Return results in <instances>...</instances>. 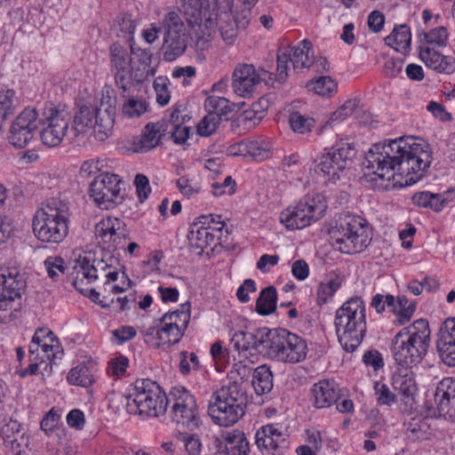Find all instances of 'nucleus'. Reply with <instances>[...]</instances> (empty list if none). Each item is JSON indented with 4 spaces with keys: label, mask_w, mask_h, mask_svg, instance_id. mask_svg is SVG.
I'll return each instance as SVG.
<instances>
[{
    "label": "nucleus",
    "mask_w": 455,
    "mask_h": 455,
    "mask_svg": "<svg viewBox=\"0 0 455 455\" xmlns=\"http://www.w3.org/2000/svg\"><path fill=\"white\" fill-rule=\"evenodd\" d=\"M432 160V151L424 140L400 137L374 144L366 154L363 166L381 180L392 179L405 187L420 180Z\"/></svg>",
    "instance_id": "f257e3e1"
},
{
    "label": "nucleus",
    "mask_w": 455,
    "mask_h": 455,
    "mask_svg": "<svg viewBox=\"0 0 455 455\" xmlns=\"http://www.w3.org/2000/svg\"><path fill=\"white\" fill-rule=\"evenodd\" d=\"M70 208L68 203L52 197L38 209L32 220L36 237L47 243H60L68 234Z\"/></svg>",
    "instance_id": "f03ea898"
},
{
    "label": "nucleus",
    "mask_w": 455,
    "mask_h": 455,
    "mask_svg": "<svg viewBox=\"0 0 455 455\" xmlns=\"http://www.w3.org/2000/svg\"><path fill=\"white\" fill-rule=\"evenodd\" d=\"M334 324L338 339L347 352H354L362 343L366 329L365 305L354 297L337 309Z\"/></svg>",
    "instance_id": "7ed1b4c3"
},
{
    "label": "nucleus",
    "mask_w": 455,
    "mask_h": 455,
    "mask_svg": "<svg viewBox=\"0 0 455 455\" xmlns=\"http://www.w3.org/2000/svg\"><path fill=\"white\" fill-rule=\"evenodd\" d=\"M246 404L247 395L243 383L230 380L213 393L208 406V414L214 423L229 427L243 416Z\"/></svg>",
    "instance_id": "20e7f679"
},
{
    "label": "nucleus",
    "mask_w": 455,
    "mask_h": 455,
    "mask_svg": "<svg viewBox=\"0 0 455 455\" xmlns=\"http://www.w3.org/2000/svg\"><path fill=\"white\" fill-rule=\"evenodd\" d=\"M366 220L357 215L347 214L330 231L331 244L342 253L362 252L371 242Z\"/></svg>",
    "instance_id": "39448f33"
},
{
    "label": "nucleus",
    "mask_w": 455,
    "mask_h": 455,
    "mask_svg": "<svg viewBox=\"0 0 455 455\" xmlns=\"http://www.w3.org/2000/svg\"><path fill=\"white\" fill-rule=\"evenodd\" d=\"M126 399L130 412L146 417L164 415L169 403L160 386L149 379H137Z\"/></svg>",
    "instance_id": "423d86ee"
},
{
    "label": "nucleus",
    "mask_w": 455,
    "mask_h": 455,
    "mask_svg": "<svg viewBox=\"0 0 455 455\" xmlns=\"http://www.w3.org/2000/svg\"><path fill=\"white\" fill-rule=\"evenodd\" d=\"M264 356L285 363H300L307 357L305 339L285 329H267Z\"/></svg>",
    "instance_id": "0eeeda50"
},
{
    "label": "nucleus",
    "mask_w": 455,
    "mask_h": 455,
    "mask_svg": "<svg viewBox=\"0 0 455 455\" xmlns=\"http://www.w3.org/2000/svg\"><path fill=\"white\" fill-rule=\"evenodd\" d=\"M327 209L323 196L316 194L306 196L294 206L280 214V221L291 230L301 229L322 219Z\"/></svg>",
    "instance_id": "6e6552de"
},
{
    "label": "nucleus",
    "mask_w": 455,
    "mask_h": 455,
    "mask_svg": "<svg viewBox=\"0 0 455 455\" xmlns=\"http://www.w3.org/2000/svg\"><path fill=\"white\" fill-rule=\"evenodd\" d=\"M163 57L165 61H173L187 49L186 27L178 12L172 11L167 12L163 19Z\"/></svg>",
    "instance_id": "1a4fd4ad"
},
{
    "label": "nucleus",
    "mask_w": 455,
    "mask_h": 455,
    "mask_svg": "<svg viewBox=\"0 0 455 455\" xmlns=\"http://www.w3.org/2000/svg\"><path fill=\"white\" fill-rule=\"evenodd\" d=\"M120 178L116 174L104 172L98 175L91 183L89 196L101 209L109 210L124 201L120 193Z\"/></svg>",
    "instance_id": "9d476101"
},
{
    "label": "nucleus",
    "mask_w": 455,
    "mask_h": 455,
    "mask_svg": "<svg viewBox=\"0 0 455 455\" xmlns=\"http://www.w3.org/2000/svg\"><path fill=\"white\" fill-rule=\"evenodd\" d=\"M26 281L16 268H0V310L17 311L21 306V293Z\"/></svg>",
    "instance_id": "9b49d317"
},
{
    "label": "nucleus",
    "mask_w": 455,
    "mask_h": 455,
    "mask_svg": "<svg viewBox=\"0 0 455 455\" xmlns=\"http://www.w3.org/2000/svg\"><path fill=\"white\" fill-rule=\"evenodd\" d=\"M71 115L66 108H51L44 119V127L40 132L43 144L49 148L59 146L66 135Z\"/></svg>",
    "instance_id": "f8f14e48"
},
{
    "label": "nucleus",
    "mask_w": 455,
    "mask_h": 455,
    "mask_svg": "<svg viewBox=\"0 0 455 455\" xmlns=\"http://www.w3.org/2000/svg\"><path fill=\"white\" fill-rule=\"evenodd\" d=\"M407 332L398 331L391 344L393 357L402 368H411L420 363L427 351V348L421 344L415 343Z\"/></svg>",
    "instance_id": "ddd939ff"
},
{
    "label": "nucleus",
    "mask_w": 455,
    "mask_h": 455,
    "mask_svg": "<svg viewBox=\"0 0 455 455\" xmlns=\"http://www.w3.org/2000/svg\"><path fill=\"white\" fill-rule=\"evenodd\" d=\"M260 82L273 84V73L265 69L257 71L251 64H238L233 71L232 86L234 92L240 96L251 94Z\"/></svg>",
    "instance_id": "4468645a"
},
{
    "label": "nucleus",
    "mask_w": 455,
    "mask_h": 455,
    "mask_svg": "<svg viewBox=\"0 0 455 455\" xmlns=\"http://www.w3.org/2000/svg\"><path fill=\"white\" fill-rule=\"evenodd\" d=\"M41 121L34 108H26L12 123L9 141L18 148H25L34 138Z\"/></svg>",
    "instance_id": "2eb2a0df"
},
{
    "label": "nucleus",
    "mask_w": 455,
    "mask_h": 455,
    "mask_svg": "<svg viewBox=\"0 0 455 455\" xmlns=\"http://www.w3.org/2000/svg\"><path fill=\"white\" fill-rule=\"evenodd\" d=\"M103 109L98 107L83 105L74 116V124L70 130L71 140H75L80 134L84 133L86 129L93 127L95 137L99 140H105L111 131H105L101 127L100 117L103 116Z\"/></svg>",
    "instance_id": "dca6fc26"
},
{
    "label": "nucleus",
    "mask_w": 455,
    "mask_h": 455,
    "mask_svg": "<svg viewBox=\"0 0 455 455\" xmlns=\"http://www.w3.org/2000/svg\"><path fill=\"white\" fill-rule=\"evenodd\" d=\"M172 421L177 427L193 431L200 425L196 400L187 390L175 400L171 411Z\"/></svg>",
    "instance_id": "f3484780"
},
{
    "label": "nucleus",
    "mask_w": 455,
    "mask_h": 455,
    "mask_svg": "<svg viewBox=\"0 0 455 455\" xmlns=\"http://www.w3.org/2000/svg\"><path fill=\"white\" fill-rule=\"evenodd\" d=\"M122 222L118 219L106 218L99 221L94 228L96 238L100 239L106 249L104 251H112L124 248L126 235L124 229L121 228Z\"/></svg>",
    "instance_id": "a211bd4d"
},
{
    "label": "nucleus",
    "mask_w": 455,
    "mask_h": 455,
    "mask_svg": "<svg viewBox=\"0 0 455 455\" xmlns=\"http://www.w3.org/2000/svg\"><path fill=\"white\" fill-rule=\"evenodd\" d=\"M212 222L215 225L204 227L196 222L190 225L188 234L189 245L191 248L198 250L197 254L199 255L207 247L216 244V240L220 238L219 236L217 237V234H220L225 226V223L222 221L215 223L213 218H212ZM208 224L210 223L208 222Z\"/></svg>",
    "instance_id": "6ab92c4d"
},
{
    "label": "nucleus",
    "mask_w": 455,
    "mask_h": 455,
    "mask_svg": "<svg viewBox=\"0 0 455 455\" xmlns=\"http://www.w3.org/2000/svg\"><path fill=\"white\" fill-rule=\"evenodd\" d=\"M219 9H222L223 12L220 15L218 25L219 30L222 39L227 44H233L238 33L239 28L244 29L249 24L248 15L250 11L244 10L242 12L241 17H235L232 15V7L225 9L220 4H216Z\"/></svg>",
    "instance_id": "aec40b11"
},
{
    "label": "nucleus",
    "mask_w": 455,
    "mask_h": 455,
    "mask_svg": "<svg viewBox=\"0 0 455 455\" xmlns=\"http://www.w3.org/2000/svg\"><path fill=\"white\" fill-rule=\"evenodd\" d=\"M435 401L439 415L455 422V379L444 378L438 383Z\"/></svg>",
    "instance_id": "412c9836"
},
{
    "label": "nucleus",
    "mask_w": 455,
    "mask_h": 455,
    "mask_svg": "<svg viewBox=\"0 0 455 455\" xmlns=\"http://www.w3.org/2000/svg\"><path fill=\"white\" fill-rule=\"evenodd\" d=\"M255 438L258 447L272 455H283L288 448L284 435L275 425L263 426Z\"/></svg>",
    "instance_id": "4be33fe9"
},
{
    "label": "nucleus",
    "mask_w": 455,
    "mask_h": 455,
    "mask_svg": "<svg viewBox=\"0 0 455 455\" xmlns=\"http://www.w3.org/2000/svg\"><path fill=\"white\" fill-rule=\"evenodd\" d=\"M267 329H258L254 332L236 331L230 342L238 352L255 350L264 356Z\"/></svg>",
    "instance_id": "5701e85b"
},
{
    "label": "nucleus",
    "mask_w": 455,
    "mask_h": 455,
    "mask_svg": "<svg viewBox=\"0 0 455 455\" xmlns=\"http://www.w3.org/2000/svg\"><path fill=\"white\" fill-rule=\"evenodd\" d=\"M310 393L315 407L322 409L328 408L336 403L340 397V389L333 380L322 379L315 383Z\"/></svg>",
    "instance_id": "b1692460"
},
{
    "label": "nucleus",
    "mask_w": 455,
    "mask_h": 455,
    "mask_svg": "<svg viewBox=\"0 0 455 455\" xmlns=\"http://www.w3.org/2000/svg\"><path fill=\"white\" fill-rule=\"evenodd\" d=\"M419 59L427 68L441 74H452L455 71L454 57L451 55H443L428 46H419Z\"/></svg>",
    "instance_id": "393cba45"
},
{
    "label": "nucleus",
    "mask_w": 455,
    "mask_h": 455,
    "mask_svg": "<svg viewBox=\"0 0 455 455\" xmlns=\"http://www.w3.org/2000/svg\"><path fill=\"white\" fill-rule=\"evenodd\" d=\"M169 125L165 120L157 123H149L144 128V132L135 143L136 151L144 153L156 148L160 143L161 140L166 135Z\"/></svg>",
    "instance_id": "a878e982"
},
{
    "label": "nucleus",
    "mask_w": 455,
    "mask_h": 455,
    "mask_svg": "<svg viewBox=\"0 0 455 455\" xmlns=\"http://www.w3.org/2000/svg\"><path fill=\"white\" fill-rule=\"evenodd\" d=\"M224 442L216 439L220 453L226 455H247L249 451V442L245 435L239 430H232L223 435Z\"/></svg>",
    "instance_id": "bb28decb"
},
{
    "label": "nucleus",
    "mask_w": 455,
    "mask_h": 455,
    "mask_svg": "<svg viewBox=\"0 0 455 455\" xmlns=\"http://www.w3.org/2000/svg\"><path fill=\"white\" fill-rule=\"evenodd\" d=\"M392 386L402 395V400L405 403L413 400L418 389L414 374L410 368L397 370L393 375Z\"/></svg>",
    "instance_id": "cd10ccee"
},
{
    "label": "nucleus",
    "mask_w": 455,
    "mask_h": 455,
    "mask_svg": "<svg viewBox=\"0 0 455 455\" xmlns=\"http://www.w3.org/2000/svg\"><path fill=\"white\" fill-rule=\"evenodd\" d=\"M74 269L76 271L77 276L73 280L72 284L81 293H84V289L81 287L84 279H86L88 283H92L99 277L93 267L92 256H79L75 261Z\"/></svg>",
    "instance_id": "c85d7f7f"
},
{
    "label": "nucleus",
    "mask_w": 455,
    "mask_h": 455,
    "mask_svg": "<svg viewBox=\"0 0 455 455\" xmlns=\"http://www.w3.org/2000/svg\"><path fill=\"white\" fill-rule=\"evenodd\" d=\"M131 54L134 56V60L139 66L134 68V79L141 82L149 76L156 75V68L151 66L152 54L145 49L134 48L131 46Z\"/></svg>",
    "instance_id": "c756f323"
},
{
    "label": "nucleus",
    "mask_w": 455,
    "mask_h": 455,
    "mask_svg": "<svg viewBox=\"0 0 455 455\" xmlns=\"http://www.w3.org/2000/svg\"><path fill=\"white\" fill-rule=\"evenodd\" d=\"M387 45L393 47L395 51L406 53L411 49V34L407 24L395 26L392 33L385 38Z\"/></svg>",
    "instance_id": "7c9ffc66"
},
{
    "label": "nucleus",
    "mask_w": 455,
    "mask_h": 455,
    "mask_svg": "<svg viewBox=\"0 0 455 455\" xmlns=\"http://www.w3.org/2000/svg\"><path fill=\"white\" fill-rule=\"evenodd\" d=\"M251 385L258 395L269 393L273 389V373L270 367L262 364L254 369Z\"/></svg>",
    "instance_id": "2f4dec72"
},
{
    "label": "nucleus",
    "mask_w": 455,
    "mask_h": 455,
    "mask_svg": "<svg viewBox=\"0 0 455 455\" xmlns=\"http://www.w3.org/2000/svg\"><path fill=\"white\" fill-rule=\"evenodd\" d=\"M113 94V91L107 89L102 93L100 106L98 107V108L103 109V116L100 117V120L102 122L100 125L105 131H112L114 126L116 99Z\"/></svg>",
    "instance_id": "473e14b6"
},
{
    "label": "nucleus",
    "mask_w": 455,
    "mask_h": 455,
    "mask_svg": "<svg viewBox=\"0 0 455 455\" xmlns=\"http://www.w3.org/2000/svg\"><path fill=\"white\" fill-rule=\"evenodd\" d=\"M158 342L156 347H170L171 346L178 343L183 337L184 333L180 332V329L172 323L168 322H158Z\"/></svg>",
    "instance_id": "72a5a7b5"
},
{
    "label": "nucleus",
    "mask_w": 455,
    "mask_h": 455,
    "mask_svg": "<svg viewBox=\"0 0 455 455\" xmlns=\"http://www.w3.org/2000/svg\"><path fill=\"white\" fill-rule=\"evenodd\" d=\"M190 303L187 301L181 304L179 309L164 314L158 319V322L172 323L173 327L174 324H177V327L180 329V332L184 333L190 320Z\"/></svg>",
    "instance_id": "f704fd0d"
},
{
    "label": "nucleus",
    "mask_w": 455,
    "mask_h": 455,
    "mask_svg": "<svg viewBox=\"0 0 455 455\" xmlns=\"http://www.w3.org/2000/svg\"><path fill=\"white\" fill-rule=\"evenodd\" d=\"M310 53L313 55L312 43L307 39L302 40L299 46L292 49V56L290 54L294 68H309L313 64Z\"/></svg>",
    "instance_id": "c9c22d12"
},
{
    "label": "nucleus",
    "mask_w": 455,
    "mask_h": 455,
    "mask_svg": "<svg viewBox=\"0 0 455 455\" xmlns=\"http://www.w3.org/2000/svg\"><path fill=\"white\" fill-rule=\"evenodd\" d=\"M408 331V336L413 339L415 343L418 342L428 348L430 342V329L428 322L426 319H418L412 324L402 329L400 331Z\"/></svg>",
    "instance_id": "e433bc0d"
},
{
    "label": "nucleus",
    "mask_w": 455,
    "mask_h": 455,
    "mask_svg": "<svg viewBox=\"0 0 455 455\" xmlns=\"http://www.w3.org/2000/svg\"><path fill=\"white\" fill-rule=\"evenodd\" d=\"M277 294L274 286L263 289L256 300V311L260 315H267L275 312L276 308Z\"/></svg>",
    "instance_id": "4c0bfd02"
},
{
    "label": "nucleus",
    "mask_w": 455,
    "mask_h": 455,
    "mask_svg": "<svg viewBox=\"0 0 455 455\" xmlns=\"http://www.w3.org/2000/svg\"><path fill=\"white\" fill-rule=\"evenodd\" d=\"M110 66L112 70L132 68V57L127 49L118 43L113 44L109 48Z\"/></svg>",
    "instance_id": "58836bf2"
},
{
    "label": "nucleus",
    "mask_w": 455,
    "mask_h": 455,
    "mask_svg": "<svg viewBox=\"0 0 455 455\" xmlns=\"http://www.w3.org/2000/svg\"><path fill=\"white\" fill-rule=\"evenodd\" d=\"M412 203L424 208H430L435 212H440L445 205L446 200L440 194H433L428 191L415 193L411 197Z\"/></svg>",
    "instance_id": "ea45409f"
},
{
    "label": "nucleus",
    "mask_w": 455,
    "mask_h": 455,
    "mask_svg": "<svg viewBox=\"0 0 455 455\" xmlns=\"http://www.w3.org/2000/svg\"><path fill=\"white\" fill-rule=\"evenodd\" d=\"M176 4H180L183 12L194 19L195 23L202 20L203 14L205 16L209 13L207 0H176Z\"/></svg>",
    "instance_id": "a19ab883"
},
{
    "label": "nucleus",
    "mask_w": 455,
    "mask_h": 455,
    "mask_svg": "<svg viewBox=\"0 0 455 455\" xmlns=\"http://www.w3.org/2000/svg\"><path fill=\"white\" fill-rule=\"evenodd\" d=\"M67 379L69 384L81 387H88L94 381L92 375L85 365H78L71 369Z\"/></svg>",
    "instance_id": "79ce46f5"
},
{
    "label": "nucleus",
    "mask_w": 455,
    "mask_h": 455,
    "mask_svg": "<svg viewBox=\"0 0 455 455\" xmlns=\"http://www.w3.org/2000/svg\"><path fill=\"white\" fill-rule=\"evenodd\" d=\"M423 36L427 44H435L438 47H445L448 44L449 33L444 26H439L430 29L428 32L422 31L419 37Z\"/></svg>",
    "instance_id": "37998d69"
},
{
    "label": "nucleus",
    "mask_w": 455,
    "mask_h": 455,
    "mask_svg": "<svg viewBox=\"0 0 455 455\" xmlns=\"http://www.w3.org/2000/svg\"><path fill=\"white\" fill-rule=\"evenodd\" d=\"M271 156V147L267 140H248V157L263 161Z\"/></svg>",
    "instance_id": "c03bdc74"
},
{
    "label": "nucleus",
    "mask_w": 455,
    "mask_h": 455,
    "mask_svg": "<svg viewBox=\"0 0 455 455\" xmlns=\"http://www.w3.org/2000/svg\"><path fill=\"white\" fill-rule=\"evenodd\" d=\"M289 123L293 132L304 134L311 132L315 124V120L299 112H292L289 116Z\"/></svg>",
    "instance_id": "a18cd8bd"
},
{
    "label": "nucleus",
    "mask_w": 455,
    "mask_h": 455,
    "mask_svg": "<svg viewBox=\"0 0 455 455\" xmlns=\"http://www.w3.org/2000/svg\"><path fill=\"white\" fill-rule=\"evenodd\" d=\"M204 107L208 112L219 114L221 119L223 116L226 117L228 114L232 111L228 100L219 96L208 97L205 100Z\"/></svg>",
    "instance_id": "49530a36"
},
{
    "label": "nucleus",
    "mask_w": 455,
    "mask_h": 455,
    "mask_svg": "<svg viewBox=\"0 0 455 455\" xmlns=\"http://www.w3.org/2000/svg\"><path fill=\"white\" fill-rule=\"evenodd\" d=\"M309 90L321 96H330L337 90V83L328 76H320L307 84Z\"/></svg>",
    "instance_id": "de8ad7c7"
},
{
    "label": "nucleus",
    "mask_w": 455,
    "mask_h": 455,
    "mask_svg": "<svg viewBox=\"0 0 455 455\" xmlns=\"http://www.w3.org/2000/svg\"><path fill=\"white\" fill-rule=\"evenodd\" d=\"M398 309H396L397 322L399 324H404L409 322L413 315L416 309V302H409V299L404 296H398L396 299Z\"/></svg>",
    "instance_id": "09e8293b"
},
{
    "label": "nucleus",
    "mask_w": 455,
    "mask_h": 455,
    "mask_svg": "<svg viewBox=\"0 0 455 455\" xmlns=\"http://www.w3.org/2000/svg\"><path fill=\"white\" fill-rule=\"evenodd\" d=\"M220 121L219 114L208 112L197 124L198 134L205 137L212 135L217 130Z\"/></svg>",
    "instance_id": "8fccbe9b"
},
{
    "label": "nucleus",
    "mask_w": 455,
    "mask_h": 455,
    "mask_svg": "<svg viewBox=\"0 0 455 455\" xmlns=\"http://www.w3.org/2000/svg\"><path fill=\"white\" fill-rule=\"evenodd\" d=\"M359 105V100L351 99L347 100L339 108L331 114V116L325 123V125H331L334 122L344 120L348 116L352 115Z\"/></svg>",
    "instance_id": "3c124183"
},
{
    "label": "nucleus",
    "mask_w": 455,
    "mask_h": 455,
    "mask_svg": "<svg viewBox=\"0 0 455 455\" xmlns=\"http://www.w3.org/2000/svg\"><path fill=\"white\" fill-rule=\"evenodd\" d=\"M148 110V104L145 100L129 99L123 106V113L128 117H138Z\"/></svg>",
    "instance_id": "603ef678"
},
{
    "label": "nucleus",
    "mask_w": 455,
    "mask_h": 455,
    "mask_svg": "<svg viewBox=\"0 0 455 455\" xmlns=\"http://www.w3.org/2000/svg\"><path fill=\"white\" fill-rule=\"evenodd\" d=\"M339 288V283L334 280L327 283H321L317 288L316 302L318 305H323L328 302L334 292Z\"/></svg>",
    "instance_id": "864d4df0"
},
{
    "label": "nucleus",
    "mask_w": 455,
    "mask_h": 455,
    "mask_svg": "<svg viewBox=\"0 0 455 455\" xmlns=\"http://www.w3.org/2000/svg\"><path fill=\"white\" fill-rule=\"evenodd\" d=\"M436 342L455 343V318H448L441 326Z\"/></svg>",
    "instance_id": "5fc2aeb1"
},
{
    "label": "nucleus",
    "mask_w": 455,
    "mask_h": 455,
    "mask_svg": "<svg viewBox=\"0 0 455 455\" xmlns=\"http://www.w3.org/2000/svg\"><path fill=\"white\" fill-rule=\"evenodd\" d=\"M437 352L441 360L450 367L455 366V342L443 344L436 342Z\"/></svg>",
    "instance_id": "6e6d98bb"
},
{
    "label": "nucleus",
    "mask_w": 455,
    "mask_h": 455,
    "mask_svg": "<svg viewBox=\"0 0 455 455\" xmlns=\"http://www.w3.org/2000/svg\"><path fill=\"white\" fill-rule=\"evenodd\" d=\"M44 266L49 277L57 280L59 273H65L64 260L60 257H49L44 260Z\"/></svg>",
    "instance_id": "4d7b16f0"
},
{
    "label": "nucleus",
    "mask_w": 455,
    "mask_h": 455,
    "mask_svg": "<svg viewBox=\"0 0 455 455\" xmlns=\"http://www.w3.org/2000/svg\"><path fill=\"white\" fill-rule=\"evenodd\" d=\"M335 160H331L330 154H323L317 164L319 170L324 174L330 177V180H336L339 179V172L336 171L334 166Z\"/></svg>",
    "instance_id": "13d9d810"
},
{
    "label": "nucleus",
    "mask_w": 455,
    "mask_h": 455,
    "mask_svg": "<svg viewBox=\"0 0 455 455\" xmlns=\"http://www.w3.org/2000/svg\"><path fill=\"white\" fill-rule=\"evenodd\" d=\"M290 60V52H278L275 79L283 83L288 76V62Z\"/></svg>",
    "instance_id": "bf43d9fd"
},
{
    "label": "nucleus",
    "mask_w": 455,
    "mask_h": 455,
    "mask_svg": "<svg viewBox=\"0 0 455 455\" xmlns=\"http://www.w3.org/2000/svg\"><path fill=\"white\" fill-rule=\"evenodd\" d=\"M377 401L379 404L390 405L395 403V395L382 383L376 382L374 386Z\"/></svg>",
    "instance_id": "052dcab7"
},
{
    "label": "nucleus",
    "mask_w": 455,
    "mask_h": 455,
    "mask_svg": "<svg viewBox=\"0 0 455 455\" xmlns=\"http://www.w3.org/2000/svg\"><path fill=\"white\" fill-rule=\"evenodd\" d=\"M332 148L336 151V154L339 156L340 164L345 163L346 165L353 159L355 155V148L349 143L340 142Z\"/></svg>",
    "instance_id": "680f3d73"
},
{
    "label": "nucleus",
    "mask_w": 455,
    "mask_h": 455,
    "mask_svg": "<svg viewBox=\"0 0 455 455\" xmlns=\"http://www.w3.org/2000/svg\"><path fill=\"white\" fill-rule=\"evenodd\" d=\"M134 184L140 201L144 202L149 196L151 188L147 176L137 174L134 179Z\"/></svg>",
    "instance_id": "e2e57ef3"
},
{
    "label": "nucleus",
    "mask_w": 455,
    "mask_h": 455,
    "mask_svg": "<svg viewBox=\"0 0 455 455\" xmlns=\"http://www.w3.org/2000/svg\"><path fill=\"white\" fill-rule=\"evenodd\" d=\"M13 96L14 92L12 90H6L0 92V111L6 116H10L13 114Z\"/></svg>",
    "instance_id": "0e129e2a"
},
{
    "label": "nucleus",
    "mask_w": 455,
    "mask_h": 455,
    "mask_svg": "<svg viewBox=\"0 0 455 455\" xmlns=\"http://www.w3.org/2000/svg\"><path fill=\"white\" fill-rule=\"evenodd\" d=\"M182 442L188 455H200L202 443L195 435H182Z\"/></svg>",
    "instance_id": "69168bd1"
},
{
    "label": "nucleus",
    "mask_w": 455,
    "mask_h": 455,
    "mask_svg": "<svg viewBox=\"0 0 455 455\" xmlns=\"http://www.w3.org/2000/svg\"><path fill=\"white\" fill-rule=\"evenodd\" d=\"M115 72V79L116 85L126 91L132 84V74L134 75V68H125L122 70H113Z\"/></svg>",
    "instance_id": "338daca9"
},
{
    "label": "nucleus",
    "mask_w": 455,
    "mask_h": 455,
    "mask_svg": "<svg viewBox=\"0 0 455 455\" xmlns=\"http://www.w3.org/2000/svg\"><path fill=\"white\" fill-rule=\"evenodd\" d=\"M166 133L171 135L173 142L176 144H183L189 137V127L186 125L174 124V127L169 128Z\"/></svg>",
    "instance_id": "774afa93"
}]
</instances>
